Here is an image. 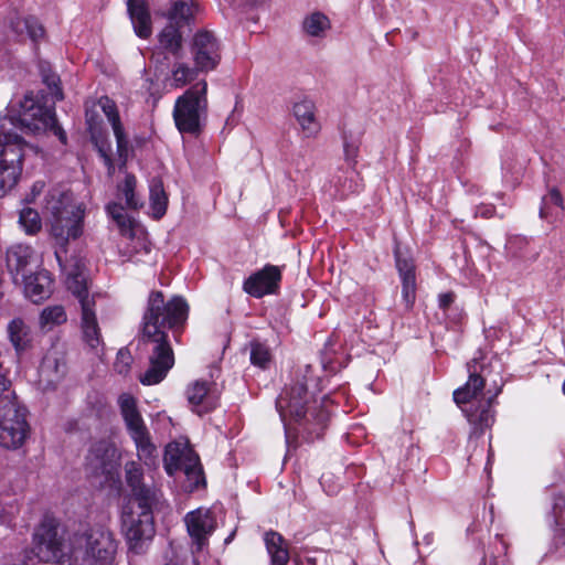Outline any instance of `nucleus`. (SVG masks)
<instances>
[{
	"label": "nucleus",
	"instance_id": "f257e3e1",
	"mask_svg": "<svg viewBox=\"0 0 565 565\" xmlns=\"http://www.w3.org/2000/svg\"><path fill=\"white\" fill-rule=\"evenodd\" d=\"M46 210L51 214V235L61 246L55 250V257L64 275L66 288L81 303V330L83 340L92 348L97 349L103 343L98 324L94 296L88 295L85 264L82 258L73 256L67 259L64 246L71 239L83 234L85 207L76 202L71 191L54 190L50 193Z\"/></svg>",
	"mask_w": 565,
	"mask_h": 565
},
{
	"label": "nucleus",
	"instance_id": "f03ea898",
	"mask_svg": "<svg viewBox=\"0 0 565 565\" xmlns=\"http://www.w3.org/2000/svg\"><path fill=\"white\" fill-rule=\"evenodd\" d=\"M189 313L186 301L179 296L164 302L161 291H152L148 297L142 317L141 340L149 345V367L140 376L145 385L160 383L174 364V354L169 342L168 329L182 326Z\"/></svg>",
	"mask_w": 565,
	"mask_h": 565
},
{
	"label": "nucleus",
	"instance_id": "7ed1b4c3",
	"mask_svg": "<svg viewBox=\"0 0 565 565\" xmlns=\"http://www.w3.org/2000/svg\"><path fill=\"white\" fill-rule=\"evenodd\" d=\"M310 372L311 367L306 366L305 374L281 391L276 401V408L285 425L288 420L298 423L310 436L319 438L327 427L329 412L323 407L309 406L311 395L308 392V374Z\"/></svg>",
	"mask_w": 565,
	"mask_h": 565
},
{
	"label": "nucleus",
	"instance_id": "20e7f679",
	"mask_svg": "<svg viewBox=\"0 0 565 565\" xmlns=\"http://www.w3.org/2000/svg\"><path fill=\"white\" fill-rule=\"evenodd\" d=\"M10 122L18 125L25 134L41 135L52 131L66 145V132L58 126L53 106L44 105L33 93H28L9 109Z\"/></svg>",
	"mask_w": 565,
	"mask_h": 565
},
{
	"label": "nucleus",
	"instance_id": "39448f33",
	"mask_svg": "<svg viewBox=\"0 0 565 565\" xmlns=\"http://www.w3.org/2000/svg\"><path fill=\"white\" fill-rule=\"evenodd\" d=\"M207 113V83L199 81L175 100L173 119L181 134L196 135Z\"/></svg>",
	"mask_w": 565,
	"mask_h": 565
},
{
	"label": "nucleus",
	"instance_id": "423d86ee",
	"mask_svg": "<svg viewBox=\"0 0 565 565\" xmlns=\"http://www.w3.org/2000/svg\"><path fill=\"white\" fill-rule=\"evenodd\" d=\"M30 433L26 409L18 402L14 391L12 396L0 395V447L9 450L19 449Z\"/></svg>",
	"mask_w": 565,
	"mask_h": 565
},
{
	"label": "nucleus",
	"instance_id": "0eeeda50",
	"mask_svg": "<svg viewBox=\"0 0 565 565\" xmlns=\"http://www.w3.org/2000/svg\"><path fill=\"white\" fill-rule=\"evenodd\" d=\"M153 503L126 504L122 511V531L129 550L135 554L145 552L154 536Z\"/></svg>",
	"mask_w": 565,
	"mask_h": 565
},
{
	"label": "nucleus",
	"instance_id": "6e6552de",
	"mask_svg": "<svg viewBox=\"0 0 565 565\" xmlns=\"http://www.w3.org/2000/svg\"><path fill=\"white\" fill-rule=\"evenodd\" d=\"M117 542L111 531L103 525L90 529L86 536V550L75 548L61 565H111Z\"/></svg>",
	"mask_w": 565,
	"mask_h": 565
},
{
	"label": "nucleus",
	"instance_id": "1a4fd4ad",
	"mask_svg": "<svg viewBox=\"0 0 565 565\" xmlns=\"http://www.w3.org/2000/svg\"><path fill=\"white\" fill-rule=\"evenodd\" d=\"M26 142L17 134L7 131L4 124L0 129V192L4 194L19 181Z\"/></svg>",
	"mask_w": 565,
	"mask_h": 565
},
{
	"label": "nucleus",
	"instance_id": "9d476101",
	"mask_svg": "<svg viewBox=\"0 0 565 565\" xmlns=\"http://www.w3.org/2000/svg\"><path fill=\"white\" fill-rule=\"evenodd\" d=\"M163 460L164 469L169 476H174L178 471L185 475L190 491L204 486L205 480L199 456L190 447L188 440L168 444Z\"/></svg>",
	"mask_w": 565,
	"mask_h": 565
},
{
	"label": "nucleus",
	"instance_id": "9b49d317",
	"mask_svg": "<svg viewBox=\"0 0 565 565\" xmlns=\"http://www.w3.org/2000/svg\"><path fill=\"white\" fill-rule=\"evenodd\" d=\"M118 405L127 430L136 445L138 458L147 465L151 463L156 447L150 440L149 431L138 411L136 398L124 393L118 397Z\"/></svg>",
	"mask_w": 565,
	"mask_h": 565
},
{
	"label": "nucleus",
	"instance_id": "f8f14e48",
	"mask_svg": "<svg viewBox=\"0 0 565 565\" xmlns=\"http://www.w3.org/2000/svg\"><path fill=\"white\" fill-rule=\"evenodd\" d=\"M118 405L127 430L136 445L138 458L147 465L151 463L156 447L150 440L149 431L138 411L136 398L124 393L118 397Z\"/></svg>",
	"mask_w": 565,
	"mask_h": 565
},
{
	"label": "nucleus",
	"instance_id": "ddd939ff",
	"mask_svg": "<svg viewBox=\"0 0 565 565\" xmlns=\"http://www.w3.org/2000/svg\"><path fill=\"white\" fill-rule=\"evenodd\" d=\"M118 405L127 430L136 445L138 458L147 465L151 463L156 447L150 440L149 431L138 411L136 398L124 393L118 397Z\"/></svg>",
	"mask_w": 565,
	"mask_h": 565
},
{
	"label": "nucleus",
	"instance_id": "4468645a",
	"mask_svg": "<svg viewBox=\"0 0 565 565\" xmlns=\"http://www.w3.org/2000/svg\"><path fill=\"white\" fill-rule=\"evenodd\" d=\"M282 279V267L266 264L244 279L242 289L248 296L260 299L268 295H277Z\"/></svg>",
	"mask_w": 565,
	"mask_h": 565
},
{
	"label": "nucleus",
	"instance_id": "2eb2a0df",
	"mask_svg": "<svg viewBox=\"0 0 565 565\" xmlns=\"http://www.w3.org/2000/svg\"><path fill=\"white\" fill-rule=\"evenodd\" d=\"M191 54L198 70L211 72L221 61L220 42L212 32L199 31L193 36Z\"/></svg>",
	"mask_w": 565,
	"mask_h": 565
},
{
	"label": "nucleus",
	"instance_id": "dca6fc26",
	"mask_svg": "<svg viewBox=\"0 0 565 565\" xmlns=\"http://www.w3.org/2000/svg\"><path fill=\"white\" fill-rule=\"evenodd\" d=\"M120 455L117 447L109 440L95 443L87 456V466L92 473L113 478L119 467Z\"/></svg>",
	"mask_w": 565,
	"mask_h": 565
},
{
	"label": "nucleus",
	"instance_id": "f3484780",
	"mask_svg": "<svg viewBox=\"0 0 565 565\" xmlns=\"http://www.w3.org/2000/svg\"><path fill=\"white\" fill-rule=\"evenodd\" d=\"M184 523L196 551L207 545L210 536L216 529V518L207 508H198L188 512Z\"/></svg>",
	"mask_w": 565,
	"mask_h": 565
},
{
	"label": "nucleus",
	"instance_id": "a211bd4d",
	"mask_svg": "<svg viewBox=\"0 0 565 565\" xmlns=\"http://www.w3.org/2000/svg\"><path fill=\"white\" fill-rule=\"evenodd\" d=\"M185 397L192 412L200 416L210 413L218 404V396L213 383L206 380H195L189 383Z\"/></svg>",
	"mask_w": 565,
	"mask_h": 565
},
{
	"label": "nucleus",
	"instance_id": "6ab92c4d",
	"mask_svg": "<svg viewBox=\"0 0 565 565\" xmlns=\"http://www.w3.org/2000/svg\"><path fill=\"white\" fill-rule=\"evenodd\" d=\"M467 370L468 381L454 392V401L459 406L471 403L483 391L488 375L487 366L478 359L468 362Z\"/></svg>",
	"mask_w": 565,
	"mask_h": 565
},
{
	"label": "nucleus",
	"instance_id": "aec40b11",
	"mask_svg": "<svg viewBox=\"0 0 565 565\" xmlns=\"http://www.w3.org/2000/svg\"><path fill=\"white\" fill-rule=\"evenodd\" d=\"M125 472L126 481L132 492L127 504L154 503L158 500V490L142 483V469L136 461L127 462Z\"/></svg>",
	"mask_w": 565,
	"mask_h": 565
},
{
	"label": "nucleus",
	"instance_id": "412c9836",
	"mask_svg": "<svg viewBox=\"0 0 565 565\" xmlns=\"http://www.w3.org/2000/svg\"><path fill=\"white\" fill-rule=\"evenodd\" d=\"M108 215L116 223L119 233L129 239L137 241L138 246H134L131 250L139 252L143 249L146 253L150 252L149 244L146 237L136 228L135 221L127 215L124 207L118 203H110L106 207Z\"/></svg>",
	"mask_w": 565,
	"mask_h": 565
},
{
	"label": "nucleus",
	"instance_id": "4be33fe9",
	"mask_svg": "<svg viewBox=\"0 0 565 565\" xmlns=\"http://www.w3.org/2000/svg\"><path fill=\"white\" fill-rule=\"evenodd\" d=\"M97 104L113 128L117 142L118 156L122 160V163H125L128 153V139L125 134L124 126L120 121L117 105L108 96H102Z\"/></svg>",
	"mask_w": 565,
	"mask_h": 565
},
{
	"label": "nucleus",
	"instance_id": "5701e85b",
	"mask_svg": "<svg viewBox=\"0 0 565 565\" xmlns=\"http://www.w3.org/2000/svg\"><path fill=\"white\" fill-rule=\"evenodd\" d=\"M25 296L33 302L42 301L52 294V278L47 270L41 269L32 275H23Z\"/></svg>",
	"mask_w": 565,
	"mask_h": 565
},
{
	"label": "nucleus",
	"instance_id": "b1692460",
	"mask_svg": "<svg viewBox=\"0 0 565 565\" xmlns=\"http://www.w3.org/2000/svg\"><path fill=\"white\" fill-rule=\"evenodd\" d=\"M292 114L303 137L315 138L320 131V122L316 117V107L311 100L303 99L295 103Z\"/></svg>",
	"mask_w": 565,
	"mask_h": 565
},
{
	"label": "nucleus",
	"instance_id": "393cba45",
	"mask_svg": "<svg viewBox=\"0 0 565 565\" xmlns=\"http://www.w3.org/2000/svg\"><path fill=\"white\" fill-rule=\"evenodd\" d=\"M36 262V255L34 249L22 243L11 245L7 250V266L11 274L25 275V270L29 266Z\"/></svg>",
	"mask_w": 565,
	"mask_h": 565
},
{
	"label": "nucleus",
	"instance_id": "a878e982",
	"mask_svg": "<svg viewBox=\"0 0 565 565\" xmlns=\"http://www.w3.org/2000/svg\"><path fill=\"white\" fill-rule=\"evenodd\" d=\"M7 335L18 355L31 347L32 330L22 318L18 317L9 321L7 326Z\"/></svg>",
	"mask_w": 565,
	"mask_h": 565
},
{
	"label": "nucleus",
	"instance_id": "bb28decb",
	"mask_svg": "<svg viewBox=\"0 0 565 565\" xmlns=\"http://www.w3.org/2000/svg\"><path fill=\"white\" fill-rule=\"evenodd\" d=\"M128 12L139 38L147 39L151 34V21L146 0H128Z\"/></svg>",
	"mask_w": 565,
	"mask_h": 565
},
{
	"label": "nucleus",
	"instance_id": "cd10ccee",
	"mask_svg": "<svg viewBox=\"0 0 565 565\" xmlns=\"http://www.w3.org/2000/svg\"><path fill=\"white\" fill-rule=\"evenodd\" d=\"M462 411L466 413L469 423L480 430L491 427L494 423L492 398L479 401L477 406L462 408Z\"/></svg>",
	"mask_w": 565,
	"mask_h": 565
},
{
	"label": "nucleus",
	"instance_id": "c85d7f7f",
	"mask_svg": "<svg viewBox=\"0 0 565 565\" xmlns=\"http://www.w3.org/2000/svg\"><path fill=\"white\" fill-rule=\"evenodd\" d=\"M264 541L271 559V565H286L289 561V552L284 537L277 532L265 533Z\"/></svg>",
	"mask_w": 565,
	"mask_h": 565
},
{
	"label": "nucleus",
	"instance_id": "c756f323",
	"mask_svg": "<svg viewBox=\"0 0 565 565\" xmlns=\"http://www.w3.org/2000/svg\"><path fill=\"white\" fill-rule=\"evenodd\" d=\"M10 29L18 35H28L32 41L43 38L44 29L38 19L33 17H14L10 20Z\"/></svg>",
	"mask_w": 565,
	"mask_h": 565
},
{
	"label": "nucleus",
	"instance_id": "7c9ffc66",
	"mask_svg": "<svg viewBox=\"0 0 565 565\" xmlns=\"http://www.w3.org/2000/svg\"><path fill=\"white\" fill-rule=\"evenodd\" d=\"M66 372V364L63 359L57 358L53 354L44 356L40 365V376L43 381L47 382V385H54L57 383Z\"/></svg>",
	"mask_w": 565,
	"mask_h": 565
},
{
	"label": "nucleus",
	"instance_id": "2f4dec72",
	"mask_svg": "<svg viewBox=\"0 0 565 565\" xmlns=\"http://www.w3.org/2000/svg\"><path fill=\"white\" fill-rule=\"evenodd\" d=\"M150 191V210L154 218H161L168 207V196L163 189V183L159 179H152L149 185Z\"/></svg>",
	"mask_w": 565,
	"mask_h": 565
},
{
	"label": "nucleus",
	"instance_id": "473e14b6",
	"mask_svg": "<svg viewBox=\"0 0 565 565\" xmlns=\"http://www.w3.org/2000/svg\"><path fill=\"white\" fill-rule=\"evenodd\" d=\"M330 28V19L319 11L308 14L302 21L305 33L312 38H324Z\"/></svg>",
	"mask_w": 565,
	"mask_h": 565
},
{
	"label": "nucleus",
	"instance_id": "72a5a7b5",
	"mask_svg": "<svg viewBox=\"0 0 565 565\" xmlns=\"http://www.w3.org/2000/svg\"><path fill=\"white\" fill-rule=\"evenodd\" d=\"M67 321V313L65 308L61 305L45 307L39 318V327L43 331H51L57 326Z\"/></svg>",
	"mask_w": 565,
	"mask_h": 565
},
{
	"label": "nucleus",
	"instance_id": "f704fd0d",
	"mask_svg": "<svg viewBox=\"0 0 565 565\" xmlns=\"http://www.w3.org/2000/svg\"><path fill=\"white\" fill-rule=\"evenodd\" d=\"M201 72L198 67H191L184 62H177L171 68V86L174 88H181L192 83L196 77L198 73Z\"/></svg>",
	"mask_w": 565,
	"mask_h": 565
},
{
	"label": "nucleus",
	"instance_id": "c9c22d12",
	"mask_svg": "<svg viewBox=\"0 0 565 565\" xmlns=\"http://www.w3.org/2000/svg\"><path fill=\"white\" fill-rule=\"evenodd\" d=\"M160 47L177 55L181 49L182 36L178 28L172 24L167 25L159 34Z\"/></svg>",
	"mask_w": 565,
	"mask_h": 565
},
{
	"label": "nucleus",
	"instance_id": "e433bc0d",
	"mask_svg": "<svg viewBox=\"0 0 565 565\" xmlns=\"http://www.w3.org/2000/svg\"><path fill=\"white\" fill-rule=\"evenodd\" d=\"M19 224L28 235H34L42 228V221L38 211L29 206L20 211Z\"/></svg>",
	"mask_w": 565,
	"mask_h": 565
},
{
	"label": "nucleus",
	"instance_id": "4c0bfd02",
	"mask_svg": "<svg viewBox=\"0 0 565 565\" xmlns=\"http://www.w3.org/2000/svg\"><path fill=\"white\" fill-rule=\"evenodd\" d=\"M137 180L132 174H127L122 184L118 185V191L121 193L126 201V205L130 209H138L142 206L141 199L136 194Z\"/></svg>",
	"mask_w": 565,
	"mask_h": 565
},
{
	"label": "nucleus",
	"instance_id": "58836bf2",
	"mask_svg": "<svg viewBox=\"0 0 565 565\" xmlns=\"http://www.w3.org/2000/svg\"><path fill=\"white\" fill-rule=\"evenodd\" d=\"M250 362L253 365L260 369L269 367L271 363V353L269 349L259 342H253L250 344Z\"/></svg>",
	"mask_w": 565,
	"mask_h": 565
},
{
	"label": "nucleus",
	"instance_id": "ea45409f",
	"mask_svg": "<svg viewBox=\"0 0 565 565\" xmlns=\"http://www.w3.org/2000/svg\"><path fill=\"white\" fill-rule=\"evenodd\" d=\"M563 210V198L557 189H551L547 195L542 199V206L540 210L541 217H546L548 210L552 207Z\"/></svg>",
	"mask_w": 565,
	"mask_h": 565
},
{
	"label": "nucleus",
	"instance_id": "a19ab883",
	"mask_svg": "<svg viewBox=\"0 0 565 565\" xmlns=\"http://www.w3.org/2000/svg\"><path fill=\"white\" fill-rule=\"evenodd\" d=\"M193 3L191 0L175 1L170 11V19L177 21H186L192 15Z\"/></svg>",
	"mask_w": 565,
	"mask_h": 565
},
{
	"label": "nucleus",
	"instance_id": "79ce46f5",
	"mask_svg": "<svg viewBox=\"0 0 565 565\" xmlns=\"http://www.w3.org/2000/svg\"><path fill=\"white\" fill-rule=\"evenodd\" d=\"M402 297L406 308H411L416 297V277L407 276L402 278Z\"/></svg>",
	"mask_w": 565,
	"mask_h": 565
},
{
	"label": "nucleus",
	"instance_id": "37998d69",
	"mask_svg": "<svg viewBox=\"0 0 565 565\" xmlns=\"http://www.w3.org/2000/svg\"><path fill=\"white\" fill-rule=\"evenodd\" d=\"M42 77L44 84L49 87L51 95L55 100L63 99L62 88L60 86V77L52 72L46 73L44 70L42 71Z\"/></svg>",
	"mask_w": 565,
	"mask_h": 565
},
{
	"label": "nucleus",
	"instance_id": "c03bdc74",
	"mask_svg": "<svg viewBox=\"0 0 565 565\" xmlns=\"http://www.w3.org/2000/svg\"><path fill=\"white\" fill-rule=\"evenodd\" d=\"M132 363V356L127 349H120L117 352L116 361L114 363V367L119 374H127L130 370Z\"/></svg>",
	"mask_w": 565,
	"mask_h": 565
},
{
	"label": "nucleus",
	"instance_id": "a18cd8bd",
	"mask_svg": "<svg viewBox=\"0 0 565 565\" xmlns=\"http://www.w3.org/2000/svg\"><path fill=\"white\" fill-rule=\"evenodd\" d=\"M396 266L401 276V279L407 276H415V268L408 260L397 259Z\"/></svg>",
	"mask_w": 565,
	"mask_h": 565
},
{
	"label": "nucleus",
	"instance_id": "49530a36",
	"mask_svg": "<svg viewBox=\"0 0 565 565\" xmlns=\"http://www.w3.org/2000/svg\"><path fill=\"white\" fill-rule=\"evenodd\" d=\"M344 156L349 162H354L358 156V146L353 143H344Z\"/></svg>",
	"mask_w": 565,
	"mask_h": 565
},
{
	"label": "nucleus",
	"instance_id": "de8ad7c7",
	"mask_svg": "<svg viewBox=\"0 0 565 565\" xmlns=\"http://www.w3.org/2000/svg\"><path fill=\"white\" fill-rule=\"evenodd\" d=\"M455 300V295L452 292L441 294L438 298L439 307L443 309H447Z\"/></svg>",
	"mask_w": 565,
	"mask_h": 565
},
{
	"label": "nucleus",
	"instance_id": "09e8293b",
	"mask_svg": "<svg viewBox=\"0 0 565 565\" xmlns=\"http://www.w3.org/2000/svg\"><path fill=\"white\" fill-rule=\"evenodd\" d=\"M99 153H100V157L104 159V163L107 166L108 174L111 175L115 171V167H114V163H113L110 157L103 149H99Z\"/></svg>",
	"mask_w": 565,
	"mask_h": 565
},
{
	"label": "nucleus",
	"instance_id": "8fccbe9b",
	"mask_svg": "<svg viewBox=\"0 0 565 565\" xmlns=\"http://www.w3.org/2000/svg\"><path fill=\"white\" fill-rule=\"evenodd\" d=\"M476 215H479L484 218H489L493 215V207L491 206H480L476 211Z\"/></svg>",
	"mask_w": 565,
	"mask_h": 565
},
{
	"label": "nucleus",
	"instance_id": "3c124183",
	"mask_svg": "<svg viewBox=\"0 0 565 565\" xmlns=\"http://www.w3.org/2000/svg\"><path fill=\"white\" fill-rule=\"evenodd\" d=\"M351 178L355 174L354 171H351ZM358 190V183H354L353 185V181L352 179L350 180V183L347 185V183L343 184V189H342V194H345L348 192H354Z\"/></svg>",
	"mask_w": 565,
	"mask_h": 565
},
{
	"label": "nucleus",
	"instance_id": "603ef678",
	"mask_svg": "<svg viewBox=\"0 0 565 565\" xmlns=\"http://www.w3.org/2000/svg\"><path fill=\"white\" fill-rule=\"evenodd\" d=\"M44 188V184L42 182H35L32 186V195L33 198H35L36 195H39L42 190Z\"/></svg>",
	"mask_w": 565,
	"mask_h": 565
},
{
	"label": "nucleus",
	"instance_id": "864d4df0",
	"mask_svg": "<svg viewBox=\"0 0 565 565\" xmlns=\"http://www.w3.org/2000/svg\"><path fill=\"white\" fill-rule=\"evenodd\" d=\"M554 513H555L556 522H557L558 524H563V523H564V521H563L562 512H561V510H559V508H558V504H556V505H555V508H554Z\"/></svg>",
	"mask_w": 565,
	"mask_h": 565
},
{
	"label": "nucleus",
	"instance_id": "5fc2aeb1",
	"mask_svg": "<svg viewBox=\"0 0 565 565\" xmlns=\"http://www.w3.org/2000/svg\"><path fill=\"white\" fill-rule=\"evenodd\" d=\"M0 521H1V523H6L9 521V519L6 516L4 509L1 503H0Z\"/></svg>",
	"mask_w": 565,
	"mask_h": 565
},
{
	"label": "nucleus",
	"instance_id": "6e6d98bb",
	"mask_svg": "<svg viewBox=\"0 0 565 565\" xmlns=\"http://www.w3.org/2000/svg\"><path fill=\"white\" fill-rule=\"evenodd\" d=\"M306 563H307V565H317L316 558H313V557H308L306 559Z\"/></svg>",
	"mask_w": 565,
	"mask_h": 565
},
{
	"label": "nucleus",
	"instance_id": "4d7b16f0",
	"mask_svg": "<svg viewBox=\"0 0 565 565\" xmlns=\"http://www.w3.org/2000/svg\"><path fill=\"white\" fill-rule=\"evenodd\" d=\"M265 0H248V3L252 6H258L263 3Z\"/></svg>",
	"mask_w": 565,
	"mask_h": 565
},
{
	"label": "nucleus",
	"instance_id": "13d9d810",
	"mask_svg": "<svg viewBox=\"0 0 565 565\" xmlns=\"http://www.w3.org/2000/svg\"><path fill=\"white\" fill-rule=\"evenodd\" d=\"M232 536H233V534L230 535L227 539H225V543H228L232 540Z\"/></svg>",
	"mask_w": 565,
	"mask_h": 565
},
{
	"label": "nucleus",
	"instance_id": "bf43d9fd",
	"mask_svg": "<svg viewBox=\"0 0 565 565\" xmlns=\"http://www.w3.org/2000/svg\"><path fill=\"white\" fill-rule=\"evenodd\" d=\"M495 396H498V393H494V396H493V397H491V398L493 399Z\"/></svg>",
	"mask_w": 565,
	"mask_h": 565
},
{
	"label": "nucleus",
	"instance_id": "052dcab7",
	"mask_svg": "<svg viewBox=\"0 0 565 565\" xmlns=\"http://www.w3.org/2000/svg\"><path fill=\"white\" fill-rule=\"evenodd\" d=\"M295 563H296V565H298V562H297V559H295Z\"/></svg>",
	"mask_w": 565,
	"mask_h": 565
}]
</instances>
